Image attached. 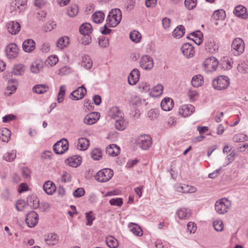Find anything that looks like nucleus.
Listing matches in <instances>:
<instances>
[{
	"mask_svg": "<svg viewBox=\"0 0 248 248\" xmlns=\"http://www.w3.org/2000/svg\"><path fill=\"white\" fill-rule=\"evenodd\" d=\"M106 243L110 248H116L118 246L117 240L111 236L106 237Z\"/></svg>",
	"mask_w": 248,
	"mask_h": 248,
	"instance_id": "58836bf2",
	"label": "nucleus"
},
{
	"mask_svg": "<svg viewBox=\"0 0 248 248\" xmlns=\"http://www.w3.org/2000/svg\"><path fill=\"white\" fill-rule=\"evenodd\" d=\"M128 228L130 231L137 236H141L142 235V230L140 226L134 223H130L128 224Z\"/></svg>",
	"mask_w": 248,
	"mask_h": 248,
	"instance_id": "f704fd0d",
	"label": "nucleus"
},
{
	"mask_svg": "<svg viewBox=\"0 0 248 248\" xmlns=\"http://www.w3.org/2000/svg\"><path fill=\"white\" fill-rule=\"evenodd\" d=\"M81 65L87 69H90L92 67L93 62L89 56H83Z\"/></svg>",
	"mask_w": 248,
	"mask_h": 248,
	"instance_id": "ea45409f",
	"label": "nucleus"
},
{
	"mask_svg": "<svg viewBox=\"0 0 248 248\" xmlns=\"http://www.w3.org/2000/svg\"><path fill=\"white\" fill-rule=\"evenodd\" d=\"M197 0H185V5L188 10H192L196 7Z\"/></svg>",
	"mask_w": 248,
	"mask_h": 248,
	"instance_id": "6e6d98bb",
	"label": "nucleus"
},
{
	"mask_svg": "<svg viewBox=\"0 0 248 248\" xmlns=\"http://www.w3.org/2000/svg\"><path fill=\"white\" fill-rule=\"evenodd\" d=\"M38 214L34 211H31L26 215V222L29 227H33L38 222Z\"/></svg>",
	"mask_w": 248,
	"mask_h": 248,
	"instance_id": "1a4fd4ad",
	"label": "nucleus"
},
{
	"mask_svg": "<svg viewBox=\"0 0 248 248\" xmlns=\"http://www.w3.org/2000/svg\"><path fill=\"white\" fill-rule=\"evenodd\" d=\"M79 30L81 34L89 35L92 32V26L89 23H83L79 27Z\"/></svg>",
	"mask_w": 248,
	"mask_h": 248,
	"instance_id": "473e14b6",
	"label": "nucleus"
},
{
	"mask_svg": "<svg viewBox=\"0 0 248 248\" xmlns=\"http://www.w3.org/2000/svg\"><path fill=\"white\" fill-rule=\"evenodd\" d=\"M226 17L225 12L222 9H219L215 11L212 16V20L215 21V24L216 26L222 24V21Z\"/></svg>",
	"mask_w": 248,
	"mask_h": 248,
	"instance_id": "9d476101",
	"label": "nucleus"
},
{
	"mask_svg": "<svg viewBox=\"0 0 248 248\" xmlns=\"http://www.w3.org/2000/svg\"><path fill=\"white\" fill-rule=\"evenodd\" d=\"M16 157V151L12 150L6 153L3 156V159L7 161L11 162Z\"/></svg>",
	"mask_w": 248,
	"mask_h": 248,
	"instance_id": "09e8293b",
	"label": "nucleus"
},
{
	"mask_svg": "<svg viewBox=\"0 0 248 248\" xmlns=\"http://www.w3.org/2000/svg\"><path fill=\"white\" fill-rule=\"evenodd\" d=\"M163 89V87L162 85H157L152 89L150 93L153 96L156 97L159 96L162 93Z\"/></svg>",
	"mask_w": 248,
	"mask_h": 248,
	"instance_id": "de8ad7c7",
	"label": "nucleus"
},
{
	"mask_svg": "<svg viewBox=\"0 0 248 248\" xmlns=\"http://www.w3.org/2000/svg\"><path fill=\"white\" fill-rule=\"evenodd\" d=\"M48 90V86L44 84H38L34 86L32 89L33 92L38 94H42Z\"/></svg>",
	"mask_w": 248,
	"mask_h": 248,
	"instance_id": "e433bc0d",
	"label": "nucleus"
},
{
	"mask_svg": "<svg viewBox=\"0 0 248 248\" xmlns=\"http://www.w3.org/2000/svg\"><path fill=\"white\" fill-rule=\"evenodd\" d=\"M119 15H120L121 19L122 13L121 10L119 9H113L109 13V17H110V16H112L113 17H116V16H118Z\"/></svg>",
	"mask_w": 248,
	"mask_h": 248,
	"instance_id": "69168bd1",
	"label": "nucleus"
},
{
	"mask_svg": "<svg viewBox=\"0 0 248 248\" xmlns=\"http://www.w3.org/2000/svg\"><path fill=\"white\" fill-rule=\"evenodd\" d=\"M136 142L139 147L143 150L148 149L152 144L151 138L147 135L140 136L137 138Z\"/></svg>",
	"mask_w": 248,
	"mask_h": 248,
	"instance_id": "20e7f679",
	"label": "nucleus"
},
{
	"mask_svg": "<svg viewBox=\"0 0 248 248\" xmlns=\"http://www.w3.org/2000/svg\"><path fill=\"white\" fill-rule=\"evenodd\" d=\"M140 73L138 69H133L129 74L128 78V83L130 85H135L139 80Z\"/></svg>",
	"mask_w": 248,
	"mask_h": 248,
	"instance_id": "6ab92c4d",
	"label": "nucleus"
},
{
	"mask_svg": "<svg viewBox=\"0 0 248 248\" xmlns=\"http://www.w3.org/2000/svg\"><path fill=\"white\" fill-rule=\"evenodd\" d=\"M232 51L235 56L242 53L245 49L243 40L240 38L235 39L232 43Z\"/></svg>",
	"mask_w": 248,
	"mask_h": 248,
	"instance_id": "0eeeda50",
	"label": "nucleus"
},
{
	"mask_svg": "<svg viewBox=\"0 0 248 248\" xmlns=\"http://www.w3.org/2000/svg\"><path fill=\"white\" fill-rule=\"evenodd\" d=\"M127 123L124 120L123 117L122 118H119L118 120H117L115 123V128L119 130H123L126 127Z\"/></svg>",
	"mask_w": 248,
	"mask_h": 248,
	"instance_id": "a18cd8bd",
	"label": "nucleus"
},
{
	"mask_svg": "<svg viewBox=\"0 0 248 248\" xmlns=\"http://www.w3.org/2000/svg\"><path fill=\"white\" fill-rule=\"evenodd\" d=\"M7 30L12 34H16L20 30V25L17 22L10 21L7 24Z\"/></svg>",
	"mask_w": 248,
	"mask_h": 248,
	"instance_id": "a211bd4d",
	"label": "nucleus"
},
{
	"mask_svg": "<svg viewBox=\"0 0 248 248\" xmlns=\"http://www.w3.org/2000/svg\"><path fill=\"white\" fill-rule=\"evenodd\" d=\"M11 193L9 189L6 188L3 189L1 197L5 200H10Z\"/></svg>",
	"mask_w": 248,
	"mask_h": 248,
	"instance_id": "0e129e2a",
	"label": "nucleus"
},
{
	"mask_svg": "<svg viewBox=\"0 0 248 248\" xmlns=\"http://www.w3.org/2000/svg\"><path fill=\"white\" fill-rule=\"evenodd\" d=\"M205 49L210 53H213L218 49V46L213 40H209L205 44Z\"/></svg>",
	"mask_w": 248,
	"mask_h": 248,
	"instance_id": "bb28decb",
	"label": "nucleus"
},
{
	"mask_svg": "<svg viewBox=\"0 0 248 248\" xmlns=\"http://www.w3.org/2000/svg\"><path fill=\"white\" fill-rule=\"evenodd\" d=\"M65 162L70 166L77 167L81 163V158L80 157H78L76 158H75L74 157H70L65 160Z\"/></svg>",
	"mask_w": 248,
	"mask_h": 248,
	"instance_id": "72a5a7b5",
	"label": "nucleus"
},
{
	"mask_svg": "<svg viewBox=\"0 0 248 248\" xmlns=\"http://www.w3.org/2000/svg\"><path fill=\"white\" fill-rule=\"evenodd\" d=\"M120 149L116 144H110L106 148V153L109 155L116 156L120 154Z\"/></svg>",
	"mask_w": 248,
	"mask_h": 248,
	"instance_id": "393cba45",
	"label": "nucleus"
},
{
	"mask_svg": "<svg viewBox=\"0 0 248 248\" xmlns=\"http://www.w3.org/2000/svg\"><path fill=\"white\" fill-rule=\"evenodd\" d=\"M182 53L186 58L192 57L194 55L193 46L189 43H185L181 47Z\"/></svg>",
	"mask_w": 248,
	"mask_h": 248,
	"instance_id": "2eb2a0df",
	"label": "nucleus"
},
{
	"mask_svg": "<svg viewBox=\"0 0 248 248\" xmlns=\"http://www.w3.org/2000/svg\"><path fill=\"white\" fill-rule=\"evenodd\" d=\"M87 91L84 85H82L81 87H78L77 90L73 91L71 93V95L72 96L73 100H79L82 99L85 94L86 93Z\"/></svg>",
	"mask_w": 248,
	"mask_h": 248,
	"instance_id": "dca6fc26",
	"label": "nucleus"
},
{
	"mask_svg": "<svg viewBox=\"0 0 248 248\" xmlns=\"http://www.w3.org/2000/svg\"><path fill=\"white\" fill-rule=\"evenodd\" d=\"M234 14L236 16L246 19L248 17L247 9L243 6L239 5L235 8Z\"/></svg>",
	"mask_w": 248,
	"mask_h": 248,
	"instance_id": "412c9836",
	"label": "nucleus"
},
{
	"mask_svg": "<svg viewBox=\"0 0 248 248\" xmlns=\"http://www.w3.org/2000/svg\"><path fill=\"white\" fill-rule=\"evenodd\" d=\"M23 49L27 52L30 53L33 51L35 48V42L31 39H28L25 40L22 44Z\"/></svg>",
	"mask_w": 248,
	"mask_h": 248,
	"instance_id": "aec40b11",
	"label": "nucleus"
},
{
	"mask_svg": "<svg viewBox=\"0 0 248 248\" xmlns=\"http://www.w3.org/2000/svg\"><path fill=\"white\" fill-rule=\"evenodd\" d=\"M104 14L101 11L97 12L92 15L93 20L96 23H101L104 19Z\"/></svg>",
	"mask_w": 248,
	"mask_h": 248,
	"instance_id": "a19ab883",
	"label": "nucleus"
},
{
	"mask_svg": "<svg viewBox=\"0 0 248 248\" xmlns=\"http://www.w3.org/2000/svg\"><path fill=\"white\" fill-rule=\"evenodd\" d=\"M99 45L100 47L105 48L109 45L108 39L106 37L100 38L98 42Z\"/></svg>",
	"mask_w": 248,
	"mask_h": 248,
	"instance_id": "bf43d9fd",
	"label": "nucleus"
},
{
	"mask_svg": "<svg viewBox=\"0 0 248 248\" xmlns=\"http://www.w3.org/2000/svg\"><path fill=\"white\" fill-rule=\"evenodd\" d=\"M233 139V140L235 142H241L244 140H246L247 137L245 135L239 134L234 136Z\"/></svg>",
	"mask_w": 248,
	"mask_h": 248,
	"instance_id": "338daca9",
	"label": "nucleus"
},
{
	"mask_svg": "<svg viewBox=\"0 0 248 248\" xmlns=\"http://www.w3.org/2000/svg\"><path fill=\"white\" fill-rule=\"evenodd\" d=\"M100 113L97 112H93L87 114L84 119V123L88 125L95 124L100 118Z\"/></svg>",
	"mask_w": 248,
	"mask_h": 248,
	"instance_id": "ddd939ff",
	"label": "nucleus"
},
{
	"mask_svg": "<svg viewBox=\"0 0 248 248\" xmlns=\"http://www.w3.org/2000/svg\"><path fill=\"white\" fill-rule=\"evenodd\" d=\"M28 202L31 207L36 209L39 207V199L34 195H32L28 198Z\"/></svg>",
	"mask_w": 248,
	"mask_h": 248,
	"instance_id": "4c0bfd02",
	"label": "nucleus"
},
{
	"mask_svg": "<svg viewBox=\"0 0 248 248\" xmlns=\"http://www.w3.org/2000/svg\"><path fill=\"white\" fill-rule=\"evenodd\" d=\"M25 70V66L20 64L14 67L12 73L16 76H20L24 73Z\"/></svg>",
	"mask_w": 248,
	"mask_h": 248,
	"instance_id": "c9c22d12",
	"label": "nucleus"
},
{
	"mask_svg": "<svg viewBox=\"0 0 248 248\" xmlns=\"http://www.w3.org/2000/svg\"><path fill=\"white\" fill-rule=\"evenodd\" d=\"M68 142L65 139H63L53 145V150L56 154H64L68 149Z\"/></svg>",
	"mask_w": 248,
	"mask_h": 248,
	"instance_id": "39448f33",
	"label": "nucleus"
},
{
	"mask_svg": "<svg viewBox=\"0 0 248 248\" xmlns=\"http://www.w3.org/2000/svg\"><path fill=\"white\" fill-rule=\"evenodd\" d=\"M213 86L217 90H222L228 87L230 85V79L225 76H218L213 81Z\"/></svg>",
	"mask_w": 248,
	"mask_h": 248,
	"instance_id": "f03ea898",
	"label": "nucleus"
},
{
	"mask_svg": "<svg viewBox=\"0 0 248 248\" xmlns=\"http://www.w3.org/2000/svg\"><path fill=\"white\" fill-rule=\"evenodd\" d=\"M176 214L180 219H187L190 216L189 210L186 208H182L178 210Z\"/></svg>",
	"mask_w": 248,
	"mask_h": 248,
	"instance_id": "2f4dec72",
	"label": "nucleus"
},
{
	"mask_svg": "<svg viewBox=\"0 0 248 248\" xmlns=\"http://www.w3.org/2000/svg\"><path fill=\"white\" fill-rule=\"evenodd\" d=\"M121 17L119 15L116 17H113L112 16L109 17V14L107 18V22L108 25L110 27H114L116 26L121 21Z\"/></svg>",
	"mask_w": 248,
	"mask_h": 248,
	"instance_id": "7c9ffc66",
	"label": "nucleus"
},
{
	"mask_svg": "<svg viewBox=\"0 0 248 248\" xmlns=\"http://www.w3.org/2000/svg\"><path fill=\"white\" fill-rule=\"evenodd\" d=\"M65 90V85H62L60 88V90L57 96V100L59 103L62 102L63 101Z\"/></svg>",
	"mask_w": 248,
	"mask_h": 248,
	"instance_id": "603ef678",
	"label": "nucleus"
},
{
	"mask_svg": "<svg viewBox=\"0 0 248 248\" xmlns=\"http://www.w3.org/2000/svg\"><path fill=\"white\" fill-rule=\"evenodd\" d=\"M109 203L111 205L121 206L123 203V200L121 198L111 199L109 201Z\"/></svg>",
	"mask_w": 248,
	"mask_h": 248,
	"instance_id": "13d9d810",
	"label": "nucleus"
},
{
	"mask_svg": "<svg viewBox=\"0 0 248 248\" xmlns=\"http://www.w3.org/2000/svg\"><path fill=\"white\" fill-rule=\"evenodd\" d=\"M129 37L133 42L138 43L140 41L141 35L139 31H133L130 32Z\"/></svg>",
	"mask_w": 248,
	"mask_h": 248,
	"instance_id": "49530a36",
	"label": "nucleus"
},
{
	"mask_svg": "<svg viewBox=\"0 0 248 248\" xmlns=\"http://www.w3.org/2000/svg\"><path fill=\"white\" fill-rule=\"evenodd\" d=\"M27 3L26 0H15L10 6L11 13H20L25 10Z\"/></svg>",
	"mask_w": 248,
	"mask_h": 248,
	"instance_id": "423d86ee",
	"label": "nucleus"
},
{
	"mask_svg": "<svg viewBox=\"0 0 248 248\" xmlns=\"http://www.w3.org/2000/svg\"><path fill=\"white\" fill-rule=\"evenodd\" d=\"M91 156L93 160H100L102 157L101 150L98 148L93 149L91 153Z\"/></svg>",
	"mask_w": 248,
	"mask_h": 248,
	"instance_id": "864d4df0",
	"label": "nucleus"
},
{
	"mask_svg": "<svg viewBox=\"0 0 248 248\" xmlns=\"http://www.w3.org/2000/svg\"><path fill=\"white\" fill-rule=\"evenodd\" d=\"M213 225L216 231L221 232L223 230L224 224L222 220H215L214 221Z\"/></svg>",
	"mask_w": 248,
	"mask_h": 248,
	"instance_id": "5fc2aeb1",
	"label": "nucleus"
},
{
	"mask_svg": "<svg viewBox=\"0 0 248 248\" xmlns=\"http://www.w3.org/2000/svg\"><path fill=\"white\" fill-rule=\"evenodd\" d=\"M85 215L86 218L87 220L86 225L88 226H91L93 224V221L95 219V217L93 216L92 211L86 213L85 214Z\"/></svg>",
	"mask_w": 248,
	"mask_h": 248,
	"instance_id": "4d7b16f0",
	"label": "nucleus"
},
{
	"mask_svg": "<svg viewBox=\"0 0 248 248\" xmlns=\"http://www.w3.org/2000/svg\"><path fill=\"white\" fill-rule=\"evenodd\" d=\"M160 105L163 110L169 111L173 107V101L170 98H165L161 101Z\"/></svg>",
	"mask_w": 248,
	"mask_h": 248,
	"instance_id": "5701e85b",
	"label": "nucleus"
},
{
	"mask_svg": "<svg viewBox=\"0 0 248 248\" xmlns=\"http://www.w3.org/2000/svg\"><path fill=\"white\" fill-rule=\"evenodd\" d=\"M17 80L15 79H11L8 81V85L7 88L8 90L11 91V92L9 93V95L12 93L13 92L16 90Z\"/></svg>",
	"mask_w": 248,
	"mask_h": 248,
	"instance_id": "8fccbe9b",
	"label": "nucleus"
},
{
	"mask_svg": "<svg viewBox=\"0 0 248 248\" xmlns=\"http://www.w3.org/2000/svg\"><path fill=\"white\" fill-rule=\"evenodd\" d=\"M43 68V63L40 60L35 61L32 62L31 66V71L32 73L37 74L42 71Z\"/></svg>",
	"mask_w": 248,
	"mask_h": 248,
	"instance_id": "a878e982",
	"label": "nucleus"
},
{
	"mask_svg": "<svg viewBox=\"0 0 248 248\" xmlns=\"http://www.w3.org/2000/svg\"><path fill=\"white\" fill-rule=\"evenodd\" d=\"M58 241V236L55 233H50L48 234L46 238L45 239V241L46 244L52 246L56 245Z\"/></svg>",
	"mask_w": 248,
	"mask_h": 248,
	"instance_id": "cd10ccee",
	"label": "nucleus"
},
{
	"mask_svg": "<svg viewBox=\"0 0 248 248\" xmlns=\"http://www.w3.org/2000/svg\"><path fill=\"white\" fill-rule=\"evenodd\" d=\"M58 58L56 56H51L47 60V63L50 66L55 65L58 62Z\"/></svg>",
	"mask_w": 248,
	"mask_h": 248,
	"instance_id": "680f3d73",
	"label": "nucleus"
},
{
	"mask_svg": "<svg viewBox=\"0 0 248 248\" xmlns=\"http://www.w3.org/2000/svg\"><path fill=\"white\" fill-rule=\"evenodd\" d=\"M71 174L66 171L63 172L62 176V181L64 183L69 182L71 180Z\"/></svg>",
	"mask_w": 248,
	"mask_h": 248,
	"instance_id": "774afa93",
	"label": "nucleus"
},
{
	"mask_svg": "<svg viewBox=\"0 0 248 248\" xmlns=\"http://www.w3.org/2000/svg\"><path fill=\"white\" fill-rule=\"evenodd\" d=\"M11 136V132L7 128H2L0 131V139L3 142H8L10 139Z\"/></svg>",
	"mask_w": 248,
	"mask_h": 248,
	"instance_id": "c85d7f7f",
	"label": "nucleus"
},
{
	"mask_svg": "<svg viewBox=\"0 0 248 248\" xmlns=\"http://www.w3.org/2000/svg\"><path fill=\"white\" fill-rule=\"evenodd\" d=\"M195 111V108L191 105H183L179 109V113L186 117L191 115Z\"/></svg>",
	"mask_w": 248,
	"mask_h": 248,
	"instance_id": "4468645a",
	"label": "nucleus"
},
{
	"mask_svg": "<svg viewBox=\"0 0 248 248\" xmlns=\"http://www.w3.org/2000/svg\"><path fill=\"white\" fill-rule=\"evenodd\" d=\"M78 6L76 4L71 5L67 9V14L70 17H74L78 13Z\"/></svg>",
	"mask_w": 248,
	"mask_h": 248,
	"instance_id": "3c124183",
	"label": "nucleus"
},
{
	"mask_svg": "<svg viewBox=\"0 0 248 248\" xmlns=\"http://www.w3.org/2000/svg\"><path fill=\"white\" fill-rule=\"evenodd\" d=\"M203 82V77L201 75L194 76L191 80V84L193 87H198Z\"/></svg>",
	"mask_w": 248,
	"mask_h": 248,
	"instance_id": "c03bdc74",
	"label": "nucleus"
},
{
	"mask_svg": "<svg viewBox=\"0 0 248 248\" xmlns=\"http://www.w3.org/2000/svg\"><path fill=\"white\" fill-rule=\"evenodd\" d=\"M85 194V190L83 188H78L73 192V195L75 197L79 198Z\"/></svg>",
	"mask_w": 248,
	"mask_h": 248,
	"instance_id": "e2e57ef3",
	"label": "nucleus"
},
{
	"mask_svg": "<svg viewBox=\"0 0 248 248\" xmlns=\"http://www.w3.org/2000/svg\"><path fill=\"white\" fill-rule=\"evenodd\" d=\"M108 116L111 119L116 118H122L124 116L123 113L117 107L111 108L108 111Z\"/></svg>",
	"mask_w": 248,
	"mask_h": 248,
	"instance_id": "b1692460",
	"label": "nucleus"
},
{
	"mask_svg": "<svg viewBox=\"0 0 248 248\" xmlns=\"http://www.w3.org/2000/svg\"><path fill=\"white\" fill-rule=\"evenodd\" d=\"M185 29L183 25H179L173 31V36L177 38H181L185 33Z\"/></svg>",
	"mask_w": 248,
	"mask_h": 248,
	"instance_id": "37998d69",
	"label": "nucleus"
},
{
	"mask_svg": "<svg viewBox=\"0 0 248 248\" xmlns=\"http://www.w3.org/2000/svg\"><path fill=\"white\" fill-rule=\"evenodd\" d=\"M231 206V202L226 198H223L216 202L215 210L218 214H224L228 211Z\"/></svg>",
	"mask_w": 248,
	"mask_h": 248,
	"instance_id": "7ed1b4c3",
	"label": "nucleus"
},
{
	"mask_svg": "<svg viewBox=\"0 0 248 248\" xmlns=\"http://www.w3.org/2000/svg\"><path fill=\"white\" fill-rule=\"evenodd\" d=\"M140 65L144 70H151L154 66V62L151 57L148 55H144L141 58Z\"/></svg>",
	"mask_w": 248,
	"mask_h": 248,
	"instance_id": "9b49d317",
	"label": "nucleus"
},
{
	"mask_svg": "<svg viewBox=\"0 0 248 248\" xmlns=\"http://www.w3.org/2000/svg\"><path fill=\"white\" fill-rule=\"evenodd\" d=\"M90 145L89 140L86 138H81L78 139L77 148L81 151L86 150Z\"/></svg>",
	"mask_w": 248,
	"mask_h": 248,
	"instance_id": "c756f323",
	"label": "nucleus"
},
{
	"mask_svg": "<svg viewBox=\"0 0 248 248\" xmlns=\"http://www.w3.org/2000/svg\"><path fill=\"white\" fill-rule=\"evenodd\" d=\"M25 206V202L23 200H20L17 202L16 207L17 210L22 211L24 209Z\"/></svg>",
	"mask_w": 248,
	"mask_h": 248,
	"instance_id": "052dcab7",
	"label": "nucleus"
},
{
	"mask_svg": "<svg viewBox=\"0 0 248 248\" xmlns=\"http://www.w3.org/2000/svg\"><path fill=\"white\" fill-rule=\"evenodd\" d=\"M176 190L183 193H193L197 191V188L188 185L181 184L176 187Z\"/></svg>",
	"mask_w": 248,
	"mask_h": 248,
	"instance_id": "f3484780",
	"label": "nucleus"
},
{
	"mask_svg": "<svg viewBox=\"0 0 248 248\" xmlns=\"http://www.w3.org/2000/svg\"><path fill=\"white\" fill-rule=\"evenodd\" d=\"M69 43V38L67 37H62L57 42V46L60 49H63Z\"/></svg>",
	"mask_w": 248,
	"mask_h": 248,
	"instance_id": "79ce46f5",
	"label": "nucleus"
},
{
	"mask_svg": "<svg viewBox=\"0 0 248 248\" xmlns=\"http://www.w3.org/2000/svg\"><path fill=\"white\" fill-rule=\"evenodd\" d=\"M113 170L108 168L100 170L95 175V180L99 182L104 183L108 181L113 176Z\"/></svg>",
	"mask_w": 248,
	"mask_h": 248,
	"instance_id": "f257e3e1",
	"label": "nucleus"
},
{
	"mask_svg": "<svg viewBox=\"0 0 248 248\" xmlns=\"http://www.w3.org/2000/svg\"><path fill=\"white\" fill-rule=\"evenodd\" d=\"M218 62L214 57L207 58L204 62L203 65L205 70L209 72L215 71L218 65Z\"/></svg>",
	"mask_w": 248,
	"mask_h": 248,
	"instance_id": "6e6552de",
	"label": "nucleus"
},
{
	"mask_svg": "<svg viewBox=\"0 0 248 248\" xmlns=\"http://www.w3.org/2000/svg\"><path fill=\"white\" fill-rule=\"evenodd\" d=\"M43 189L48 195H52L56 191V186L52 181H46L43 185Z\"/></svg>",
	"mask_w": 248,
	"mask_h": 248,
	"instance_id": "4be33fe9",
	"label": "nucleus"
},
{
	"mask_svg": "<svg viewBox=\"0 0 248 248\" xmlns=\"http://www.w3.org/2000/svg\"><path fill=\"white\" fill-rule=\"evenodd\" d=\"M5 52L9 59H14L18 55V48L16 44L12 43L6 47Z\"/></svg>",
	"mask_w": 248,
	"mask_h": 248,
	"instance_id": "f8f14e48",
	"label": "nucleus"
}]
</instances>
